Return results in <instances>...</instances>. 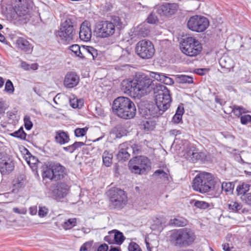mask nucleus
<instances>
[{"label": "nucleus", "instance_id": "obj_6", "mask_svg": "<svg viewBox=\"0 0 251 251\" xmlns=\"http://www.w3.org/2000/svg\"><path fill=\"white\" fill-rule=\"evenodd\" d=\"M180 49L184 54L193 57L200 53L202 47L198 40L192 37H187L182 39Z\"/></svg>", "mask_w": 251, "mask_h": 251}, {"label": "nucleus", "instance_id": "obj_8", "mask_svg": "<svg viewBox=\"0 0 251 251\" xmlns=\"http://www.w3.org/2000/svg\"><path fill=\"white\" fill-rule=\"evenodd\" d=\"M128 167L132 173L142 175L151 169V162L148 158L144 156H137L129 161Z\"/></svg>", "mask_w": 251, "mask_h": 251}, {"label": "nucleus", "instance_id": "obj_3", "mask_svg": "<svg viewBox=\"0 0 251 251\" xmlns=\"http://www.w3.org/2000/svg\"><path fill=\"white\" fill-rule=\"evenodd\" d=\"M113 109L118 117L124 119L133 118L136 112L134 103L125 97H118L114 100Z\"/></svg>", "mask_w": 251, "mask_h": 251}, {"label": "nucleus", "instance_id": "obj_13", "mask_svg": "<svg viewBox=\"0 0 251 251\" xmlns=\"http://www.w3.org/2000/svg\"><path fill=\"white\" fill-rule=\"evenodd\" d=\"M182 156L187 160L192 162L198 160L203 161L206 159L205 152L200 151L193 145H187L186 148L182 151Z\"/></svg>", "mask_w": 251, "mask_h": 251}, {"label": "nucleus", "instance_id": "obj_14", "mask_svg": "<svg viewBox=\"0 0 251 251\" xmlns=\"http://www.w3.org/2000/svg\"><path fill=\"white\" fill-rule=\"evenodd\" d=\"M17 15L22 19L28 20L29 16V4L28 0H18L14 8Z\"/></svg>", "mask_w": 251, "mask_h": 251}, {"label": "nucleus", "instance_id": "obj_54", "mask_svg": "<svg viewBox=\"0 0 251 251\" xmlns=\"http://www.w3.org/2000/svg\"><path fill=\"white\" fill-rule=\"evenodd\" d=\"M92 246V242H86L81 247L80 251H89Z\"/></svg>", "mask_w": 251, "mask_h": 251}, {"label": "nucleus", "instance_id": "obj_18", "mask_svg": "<svg viewBox=\"0 0 251 251\" xmlns=\"http://www.w3.org/2000/svg\"><path fill=\"white\" fill-rule=\"evenodd\" d=\"M79 80V77L75 73L69 72L65 76L64 85L66 88H72L77 85Z\"/></svg>", "mask_w": 251, "mask_h": 251}, {"label": "nucleus", "instance_id": "obj_41", "mask_svg": "<svg viewBox=\"0 0 251 251\" xmlns=\"http://www.w3.org/2000/svg\"><path fill=\"white\" fill-rule=\"evenodd\" d=\"M154 176H159L160 178H164V179H168V175L164 171L161 170H157L155 171L153 174Z\"/></svg>", "mask_w": 251, "mask_h": 251}, {"label": "nucleus", "instance_id": "obj_59", "mask_svg": "<svg viewBox=\"0 0 251 251\" xmlns=\"http://www.w3.org/2000/svg\"><path fill=\"white\" fill-rule=\"evenodd\" d=\"M85 145L84 143L82 142H75L73 144L74 150L77 149L81 147L82 146Z\"/></svg>", "mask_w": 251, "mask_h": 251}, {"label": "nucleus", "instance_id": "obj_31", "mask_svg": "<svg viewBox=\"0 0 251 251\" xmlns=\"http://www.w3.org/2000/svg\"><path fill=\"white\" fill-rule=\"evenodd\" d=\"M52 165H50L44 168L42 176L43 178H49L50 180H54Z\"/></svg>", "mask_w": 251, "mask_h": 251}, {"label": "nucleus", "instance_id": "obj_48", "mask_svg": "<svg viewBox=\"0 0 251 251\" xmlns=\"http://www.w3.org/2000/svg\"><path fill=\"white\" fill-rule=\"evenodd\" d=\"M49 212V209L45 206L39 207L38 215L40 217L43 218L46 216Z\"/></svg>", "mask_w": 251, "mask_h": 251}, {"label": "nucleus", "instance_id": "obj_55", "mask_svg": "<svg viewBox=\"0 0 251 251\" xmlns=\"http://www.w3.org/2000/svg\"><path fill=\"white\" fill-rule=\"evenodd\" d=\"M147 22L150 24H155L157 20V17L152 14H151L148 17Z\"/></svg>", "mask_w": 251, "mask_h": 251}, {"label": "nucleus", "instance_id": "obj_9", "mask_svg": "<svg viewBox=\"0 0 251 251\" xmlns=\"http://www.w3.org/2000/svg\"><path fill=\"white\" fill-rule=\"evenodd\" d=\"M110 205L113 208H122L127 201V197L125 192L118 188H114L110 189L107 192Z\"/></svg>", "mask_w": 251, "mask_h": 251}, {"label": "nucleus", "instance_id": "obj_25", "mask_svg": "<svg viewBox=\"0 0 251 251\" xmlns=\"http://www.w3.org/2000/svg\"><path fill=\"white\" fill-rule=\"evenodd\" d=\"M234 61L228 56H223L219 60V64L221 67L230 70L233 68Z\"/></svg>", "mask_w": 251, "mask_h": 251}, {"label": "nucleus", "instance_id": "obj_49", "mask_svg": "<svg viewBox=\"0 0 251 251\" xmlns=\"http://www.w3.org/2000/svg\"><path fill=\"white\" fill-rule=\"evenodd\" d=\"M129 251H142L139 246L135 242H131L128 246Z\"/></svg>", "mask_w": 251, "mask_h": 251}, {"label": "nucleus", "instance_id": "obj_32", "mask_svg": "<svg viewBox=\"0 0 251 251\" xmlns=\"http://www.w3.org/2000/svg\"><path fill=\"white\" fill-rule=\"evenodd\" d=\"M76 221L75 218L69 219L63 223L62 227L66 230L70 229L76 225Z\"/></svg>", "mask_w": 251, "mask_h": 251}, {"label": "nucleus", "instance_id": "obj_16", "mask_svg": "<svg viewBox=\"0 0 251 251\" xmlns=\"http://www.w3.org/2000/svg\"><path fill=\"white\" fill-rule=\"evenodd\" d=\"M69 190L68 186L64 183L57 182L52 187L53 196L56 199H61L65 197Z\"/></svg>", "mask_w": 251, "mask_h": 251}, {"label": "nucleus", "instance_id": "obj_40", "mask_svg": "<svg viewBox=\"0 0 251 251\" xmlns=\"http://www.w3.org/2000/svg\"><path fill=\"white\" fill-rule=\"evenodd\" d=\"M155 125L154 122L150 120H147L144 124V128L147 131L153 130Z\"/></svg>", "mask_w": 251, "mask_h": 251}, {"label": "nucleus", "instance_id": "obj_12", "mask_svg": "<svg viewBox=\"0 0 251 251\" xmlns=\"http://www.w3.org/2000/svg\"><path fill=\"white\" fill-rule=\"evenodd\" d=\"M115 25L112 22L101 21L96 26L95 32L98 37L108 38L112 36L115 32Z\"/></svg>", "mask_w": 251, "mask_h": 251}, {"label": "nucleus", "instance_id": "obj_36", "mask_svg": "<svg viewBox=\"0 0 251 251\" xmlns=\"http://www.w3.org/2000/svg\"><path fill=\"white\" fill-rule=\"evenodd\" d=\"M228 209L232 211H238L242 208V205L236 201H231L228 204Z\"/></svg>", "mask_w": 251, "mask_h": 251}, {"label": "nucleus", "instance_id": "obj_52", "mask_svg": "<svg viewBox=\"0 0 251 251\" xmlns=\"http://www.w3.org/2000/svg\"><path fill=\"white\" fill-rule=\"evenodd\" d=\"M113 24L115 25V28L120 29L122 27V22L119 17H115L113 19Z\"/></svg>", "mask_w": 251, "mask_h": 251}, {"label": "nucleus", "instance_id": "obj_46", "mask_svg": "<svg viewBox=\"0 0 251 251\" xmlns=\"http://www.w3.org/2000/svg\"><path fill=\"white\" fill-rule=\"evenodd\" d=\"M130 56L131 54L130 51L127 50H126L123 51V53L120 57V59L121 60H124L126 62H128L130 60Z\"/></svg>", "mask_w": 251, "mask_h": 251}, {"label": "nucleus", "instance_id": "obj_15", "mask_svg": "<svg viewBox=\"0 0 251 251\" xmlns=\"http://www.w3.org/2000/svg\"><path fill=\"white\" fill-rule=\"evenodd\" d=\"M14 167L11 159L0 153V172L2 175L9 174L14 170Z\"/></svg>", "mask_w": 251, "mask_h": 251}, {"label": "nucleus", "instance_id": "obj_22", "mask_svg": "<svg viewBox=\"0 0 251 251\" xmlns=\"http://www.w3.org/2000/svg\"><path fill=\"white\" fill-rule=\"evenodd\" d=\"M127 127L125 125H118L114 127L111 131V134L114 135L116 138H120L126 135Z\"/></svg>", "mask_w": 251, "mask_h": 251}, {"label": "nucleus", "instance_id": "obj_42", "mask_svg": "<svg viewBox=\"0 0 251 251\" xmlns=\"http://www.w3.org/2000/svg\"><path fill=\"white\" fill-rule=\"evenodd\" d=\"M88 130V128H77L75 130V134L76 137L84 136Z\"/></svg>", "mask_w": 251, "mask_h": 251}, {"label": "nucleus", "instance_id": "obj_27", "mask_svg": "<svg viewBox=\"0 0 251 251\" xmlns=\"http://www.w3.org/2000/svg\"><path fill=\"white\" fill-rule=\"evenodd\" d=\"M184 112L182 104H179L176 109L175 115L173 116L172 122L175 124H178L182 120V117Z\"/></svg>", "mask_w": 251, "mask_h": 251}, {"label": "nucleus", "instance_id": "obj_23", "mask_svg": "<svg viewBox=\"0 0 251 251\" xmlns=\"http://www.w3.org/2000/svg\"><path fill=\"white\" fill-rule=\"evenodd\" d=\"M82 56L83 58L92 57L93 60L97 57L98 55V50L94 48L91 46H82Z\"/></svg>", "mask_w": 251, "mask_h": 251}, {"label": "nucleus", "instance_id": "obj_44", "mask_svg": "<svg viewBox=\"0 0 251 251\" xmlns=\"http://www.w3.org/2000/svg\"><path fill=\"white\" fill-rule=\"evenodd\" d=\"M195 206L199 208L206 209L209 206V203L204 201H195Z\"/></svg>", "mask_w": 251, "mask_h": 251}, {"label": "nucleus", "instance_id": "obj_56", "mask_svg": "<svg viewBox=\"0 0 251 251\" xmlns=\"http://www.w3.org/2000/svg\"><path fill=\"white\" fill-rule=\"evenodd\" d=\"M7 108L6 104L5 101L2 99H0V114L4 112L5 109Z\"/></svg>", "mask_w": 251, "mask_h": 251}, {"label": "nucleus", "instance_id": "obj_35", "mask_svg": "<svg viewBox=\"0 0 251 251\" xmlns=\"http://www.w3.org/2000/svg\"><path fill=\"white\" fill-rule=\"evenodd\" d=\"M83 103V101L82 100H78L77 98L75 97L70 100V105L74 108H81Z\"/></svg>", "mask_w": 251, "mask_h": 251}, {"label": "nucleus", "instance_id": "obj_1", "mask_svg": "<svg viewBox=\"0 0 251 251\" xmlns=\"http://www.w3.org/2000/svg\"><path fill=\"white\" fill-rule=\"evenodd\" d=\"M150 77L166 85L174 83L173 79L165 74L150 72L149 76L145 74L136 75L134 79H124L121 83V90L134 98L140 99L147 94L153 87V81Z\"/></svg>", "mask_w": 251, "mask_h": 251}, {"label": "nucleus", "instance_id": "obj_53", "mask_svg": "<svg viewBox=\"0 0 251 251\" xmlns=\"http://www.w3.org/2000/svg\"><path fill=\"white\" fill-rule=\"evenodd\" d=\"M12 210L15 213H17L19 214H23V215H25L27 212L26 208L25 207H21V208L14 207L13 208Z\"/></svg>", "mask_w": 251, "mask_h": 251}, {"label": "nucleus", "instance_id": "obj_4", "mask_svg": "<svg viewBox=\"0 0 251 251\" xmlns=\"http://www.w3.org/2000/svg\"><path fill=\"white\" fill-rule=\"evenodd\" d=\"M171 238L176 246L183 248L189 246L193 243L195 235L190 228H184L173 231Z\"/></svg>", "mask_w": 251, "mask_h": 251}, {"label": "nucleus", "instance_id": "obj_58", "mask_svg": "<svg viewBox=\"0 0 251 251\" xmlns=\"http://www.w3.org/2000/svg\"><path fill=\"white\" fill-rule=\"evenodd\" d=\"M111 234V231L108 232V234L104 237V240L109 244H113L114 243L113 240V237Z\"/></svg>", "mask_w": 251, "mask_h": 251}, {"label": "nucleus", "instance_id": "obj_17", "mask_svg": "<svg viewBox=\"0 0 251 251\" xmlns=\"http://www.w3.org/2000/svg\"><path fill=\"white\" fill-rule=\"evenodd\" d=\"M80 39L84 42L89 41L92 37L90 24L88 21L83 22L80 27L79 32Z\"/></svg>", "mask_w": 251, "mask_h": 251}, {"label": "nucleus", "instance_id": "obj_62", "mask_svg": "<svg viewBox=\"0 0 251 251\" xmlns=\"http://www.w3.org/2000/svg\"><path fill=\"white\" fill-rule=\"evenodd\" d=\"M37 212V206H32L29 208V213L31 215H35Z\"/></svg>", "mask_w": 251, "mask_h": 251}, {"label": "nucleus", "instance_id": "obj_19", "mask_svg": "<svg viewBox=\"0 0 251 251\" xmlns=\"http://www.w3.org/2000/svg\"><path fill=\"white\" fill-rule=\"evenodd\" d=\"M177 5L175 3H166L160 6L158 13L162 16H169L174 14L177 11Z\"/></svg>", "mask_w": 251, "mask_h": 251}, {"label": "nucleus", "instance_id": "obj_50", "mask_svg": "<svg viewBox=\"0 0 251 251\" xmlns=\"http://www.w3.org/2000/svg\"><path fill=\"white\" fill-rule=\"evenodd\" d=\"M116 244L118 245H121L123 241H124L125 237L123 235V234L119 231L116 230Z\"/></svg>", "mask_w": 251, "mask_h": 251}, {"label": "nucleus", "instance_id": "obj_21", "mask_svg": "<svg viewBox=\"0 0 251 251\" xmlns=\"http://www.w3.org/2000/svg\"><path fill=\"white\" fill-rule=\"evenodd\" d=\"M119 152L117 154V158L120 161H126L128 159L130 156L129 152L131 150L128 145L126 143L122 144L119 146Z\"/></svg>", "mask_w": 251, "mask_h": 251}, {"label": "nucleus", "instance_id": "obj_34", "mask_svg": "<svg viewBox=\"0 0 251 251\" xmlns=\"http://www.w3.org/2000/svg\"><path fill=\"white\" fill-rule=\"evenodd\" d=\"M70 50L75 53V54L80 57L83 58L82 56V46L80 47L79 45L75 44L70 47Z\"/></svg>", "mask_w": 251, "mask_h": 251}, {"label": "nucleus", "instance_id": "obj_29", "mask_svg": "<svg viewBox=\"0 0 251 251\" xmlns=\"http://www.w3.org/2000/svg\"><path fill=\"white\" fill-rule=\"evenodd\" d=\"M250 185L247 183L240 182L236 188L237 195L240 196V197L244 195H246L250 190Z\"/></svg>", "mask_w": 251, "mask_h": 251}, {"label": "nucleus", "instance_id": "obj_45", "mask_svg": "<svg viewBox=\"0 0 251 251\" xmlns=\"http://www.w3.org/2000/svg\"><path fill=\"white\" fill-rule=\"evenodd\" d=\"M241 123L243 125L251 124V116L245 115L240 118Z\"/></svg>", "mask_w": 251, "mask_h": 251}, {"label": "nucleus", "instance_id": "obj_43", "mask_svg": "<svg viewBox=\"0 0 251 251\" xmlns=\"http://www.w3.org/2000/svg\"><path fill=\"white\" fill-rule=\"evenodd\" d=\"M178 78L181 83H192L193 82V77L188 75H181Z\"/></svg>", "mask_w": 251, "mask_h": 251}, {"label": "nucleus", "instance_id": "obj_30", "mask_svg": "<svg viewBox=\"0 0 251 251\" xmlns=\"http://www.w3.org/2000/svg\"><path fill=\"white\" fill-rule=\"evenodd\" d=\"M103 164L106 167H110L112 163L113 155L109 151H105L102 155Z\"/></svg>", "mask_w": 251, "mask_h": 251}, {"label": "nucleus", "instance_id": "obj_64", "mask_svg": "<svg viewBox=\"0 0 251 251\" xmlns=\"http://www.w3.org/2000/svg\"><path fill=\"white\" fill-rule=\"evenodd\" d=\"M222 249L224 251H230V248L228 243H224L222 245Z\"/></svg>", "mask_w": 251, "mask_h": 251}, {"label": "nucleus", "instance_id": "obj_24", "mask_svg": "<svg viewBox=\"0 0 251 251\" xmlns=\"http://www.w3.org/2000/svg\"><path fill=\"white\" fill-rule=\"evenodd\" d=\"M54 180H57L63 178L65 175V168L59 164L52 165Z\"/></svg>", "mask_w": 251, "mask_h": 251}, {"label": "nucleus", "instance_id": "obj_37", "mask_svg": "<svg viewBox=\"0 0 251 251\" xmlns=\"http://www.w3.org/2000/svg\"><path fill=\"white\" fill-rule=\"evenodd\" d=\"M222 191H225L226 193H232L233 189V186L232 183L230 182H224L222 184Z\"/></svg>", "mask_w": 251, "mask_h": 251}, {"label": "nucleus", "instance_id": "obj_60", "mask_svg": "<svg viewBox=\"0 0 251 251\" xmlns=\"http://www.w3.org/2000/svg\"><path fill=\"white\" fill-rule=\"evenodd\" d=\"M108 249V246L106 244H103L99 247L98 251H107Z\"/></svg>", "mask_w": 251, "mask_h": 251}, {"label": "nucleus", "instance_id": "obj_7", "mask_svg": "<svg viewBox=\"0 0 251 251\" xmlns=\"http://www.w3.org/2000/svg\"><path fill=\"white\" fill-rule=\"evenodd\" d=\"M75 34L73 19L72 17L64 18L58 32L60 40L63 44L69 43L73 40Z\"/></svg>", "mask_w": 251, "mask_h": 251}, {"label": "nucleus", "instance_id": "obj_20", "mask_svg": "<svg viewBox=\"0 0 251 251\" xmlns=\"http://www.w3.org/2000/svg\"><path fill=\"white\" fill-rule=\"evenodd\" d=\"M15 46L19 50L27 53L31 52L33 48L28 41L23 37H19L16 40Z\"/></svg>", "mask_w": 251, "mask_h": 251}, {"label": "nucleus", "instance_id": "obj_5", "mask_svg": "<svg viewBox=\"0 0 251 251\" xmlns=\"http://www.w3.org/2000/svg\"><path fill=\"white\" fill-rule=\"evenodd\" d=\"M215 181L211 174L202 172L197 175L193 181V188L200 193H206L212 190Z\"/></svg>", "mask_w": 251, "mask_h": 251}, {"label": "nucleus", "instance_id": "obj_2", "mask_svg": "<svg viewBox=\"0 0 251 251\" xmlns=\"http://www.w3.org/2000/svg\"><path fill=\"white\" fill-rule=\"evenodd\" d=\"M155 95V104L148 109L150 115L153 117L162 115L170 106L172 101L170 91L165 86L161 85Z\"/></svg>", "mask_w": 251, "mask_h": 251}, {"label": "nucleus", "instance_id": "obj_61", "mask_svg": "<svg viewBox=\"0 0 251 251\" xmlns=\"http://www.w3.org/2000/svg\"><path fill=\"white\" fill-rule=\"evenodd\" d=\"M21 67L25 70H30V65L25 61H22L21 62Z\"/></svg>", "mask_w": 251, "mask_h": 251}, {"label": "nucleus", "instance_id": "obj_26", "mask_svg": "<svg viewBox=\"0 0 251 251\" xmlns=\"http://www.w3.org/2000/svg\"><path fill=\"white\" fill-rule=\"evenodd\" d=\"M55 139L57 143L63 145L69 142V137L67 133L58 131L56 133Z\"/></svg>", "mask_w": 251, "mask_h": 251}, {"label": "nucleus", "instance_id": "obj_38", "mask_svg": "<svg viewBox=\"0 0 251 251\" xmlns=\"http://www.w3.org/2000/svg\"><path fill=\"white\" fill-rule=\"evenodd\" d=\"M11 135L21 139H25L26 137V134L22 127L20 128L18 130L11 133Z\"/></svg>", "mask_w": 251, "mask_h": 251}, {"label": "nucleus", "instance_id": "obj_11", "mask_svg": "<svg viewBox=\"0 0 251 251\" xmlns=\"http://www.w3.org/2000/svg\"><path fill=\"white\" fill-rule=\"evenodd\" d=\"M209 26V21L203 16L195 15L191 17L187 23L188 28L192 31L201 32Z\"/></svg>", "mask_w": 251, "mask_h": 251}, {"label": "nucleus", "instance_id": "obj_51", "mask_svg": "<svg viewBox=\"0 0 251 251\" xmlns=\"http://www.w3.org/2000/svg\"><path fill=\"white\" fill-rule=\"evenodd\" d=\"M241 199L248 204L251 205V193L243 195L241 197Z\"/></svg>", "mask_w": 251, "mask_h": 251}, {"label": "nucleus", "instance_id": "obj_33", "mask_svg": "<svg viewBox=\"0 0 251 251\" xmlns=\"http://www.w3.org/2000/svg\"><path fill=\"white\" fill-rule=\"evenodd\" d=\"M232 112L236 116L239 117L243 113H246L248 112V111H247L245 108L242 106L233 105Z\"/></svg>", "mask_w": 251, "mask_h": 251}, {"label": "nucleus", "instance_id": "obj_10", "mask_svg": "<svg viewBox=\"0 0 251 251\" xmlns=\"http://www.w3.org/2000/svg\"><path fill=\"white\" fill-rule=\"evenodd\" d=\"M136 51L137 55L141 58L148 59L153 56L155 49L153 44L151 41L143 40L137 44Z\"/></svg>", "mask_w": 251, "mask_h": 251}, {"label": "nucleus", "instance_id": "obj_28", "mask_svg": "<svg viewBox=\"0 0 251 251\" xmlns=\"http://www.w3.org/2000/svg\"><path fill=\"white\" fill-rule=\"evenodd\" d=\"M135 30L137 35L142 37L148 36L150 32L149 26L146 24H142L138 25Z\"/></svg>", "mask_w": 251, "mask_h": 251}, {"label": "nucleus", "instance_id": "obj_57", "mask_svg": "<svg viewBox=\"0 0 251 251\" xmlns=\"http://www.w3.org/2000/svg\"><path fill=\"white\" fill-rule=\"evenodd\" d=\"M26 161L29 165H35L38 162V159L34 156H30L28 159L26 158Z\"/></svg>", "mask_w": 251, "mask_h": 251}, {"label": "nucleus", "instance_id": "obj_47", "mask_svg": "<svg viewBox=\"0 0 251 251\" xmlns=\"http://www.w3.org/2000/svg\"><path fill=\"white\" fill-rule=\"evenodd\" d=\"M24 121L25 128L27 130H30L33 126V124H32V123L31 122V121H30V117L27 116H25L24 118Z\"/></svg>", "mask_w": 251, "mask_h": 251}, {"label": "nucleus", "instance_id": "obj_39", "mask_svg": "<svg viewBox=\"0 0 251 251\" xmlns=\"http://www.w3.org/2000/svg\"><path fill=\"white\" fill-rule=\"evenodd\" d=\"M4 91L9 94H12L14 92V88L13 83L9 79L5 82Z\"/></svg>", "mask_w": 251, "mask_h": 251}, {"label": "nucleus", "instance_id": "obj_63", "mask_svg": "<svg viewBox=\"0 0 251 251\" xmlns=\"http://www.w3.org/2000/svg\"><path fill=\"white\" fill-rule=\"evenodd\" d=\"M181 133L180 130L177 129H172L170 131V134L171 135L176 136Z\"/></svg>", "mask_w": 251, "mask_h": 251}]
</instances>
